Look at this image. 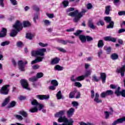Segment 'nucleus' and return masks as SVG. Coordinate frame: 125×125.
I'll return each instance as SVG.
<instances>
[{"instance_id":"obj_1","label":"nucleus","mask_w":125,"mask_h":125,"mask_svg":"<svg viewBox=\"0 0 125 125\" xmlns=\"http://www.w3.org/2000/svg\"><path fill=\"white\" fill-rule=\"evenodd\" d=\"M74 10H75V8H69L66 10V13L68 16L75 17V18L73 19V22L75 23H78L82 17L84 15L85 13L87 12V10L84 8H82L80 12H79V10H76L74 11Z\"/></svg>"},{"instance_id":"obj_2","label":"nucleus","mask_w":125,"mask_h":125,"mask_svg":"<svg viewBox=\"0 0 125 125\" xmlns=\"http://www.w3.org/2000/svg\"><path fill=\"white\" fill-rule=\"evenodd\" d=\"M65 112V110H61L55 114V117H56V118H59L58 120V123H64L62 124V125H73V124H74L73 119H71L68 120V119L66 118V116H63Z\"/></svg>"},{"instance_id":"obj_3","label":"nucleus","mask_w":125,"mask_h":125,"mask_svg":"<svg viewBox=\"0 0 125 125\" xmlns=\"http://www.w3.org/2000/svg\"><path fill=\"white\" fill-rule=\"evenodd\" d=\"M14 29H12L10 36L11 37H15L19 32H20L22 29V23L19 21H16L15 24L13 26Z\"/></svg>"},{"instance_id":"obj_4","label":"nucleus","mask_w":125,"mask_h":125,"mask_svg":"<svg viewBox=\"0 0 125 125\" xmlns=\"http://www.w3.org/2000/svg\"><path fill=\"white\" fill-rule=\"evenodd\" d=\"M45 51H46V49L45 48L39 49L38 50L31 51V55L32 56H34V57H37L38 55L43 56Z\"/></svg>"},{"instance_id":"obj_5","label":"nucleus","mask_w":125,"mask_h":125,"mask_svg":"<svg viewBox=\"0 0 125 125\" xmlns=\"http://www.w3.org/2000/svg\"><path fill=\"white\" fill-rule=\"evenodd\" d=\"M91 98L92 99L95 98L94 99V102L96 103H102V100L101 99H99V93H96L95 95L94 94V91L92 90L91 91Z\"/></svg>"},{"instance_id":"obj_6","label":"nucleus","mask_w":125,"mask_h":125,"mask_svg":"<svg viewBox=\"0 0 125 125\" xmlns=\"http://www.w3.org/2000/svg\"><path fill=\"white\" fill-rule=\"evenodd\" d=\"M104 21L106 23H109V24L106 26L107 29H113L114 28V21H112V18L110 17H105L104 18Z\"/></svg>"},{"instance_id":"obj_7","label":"nucleus","mask_w":125,"mask_h":125,"mask_svg":"<svg viewBox=\"0 0 125 125\" xmlns=\"http://www.w3.org/2000/svg\"><path fill=\"white\" fill-rule=\"evenodd\" d=\"M8 87H9V85H5L2 86L0 89V93L4 95H7L8 94V91H9Z\"/></svg>"},{"instance_id":"obj_8","label":"nucleus","mask_w":125,"mask_h":125,"mask_svg":"<svg viewBox=\"0 0 125 125\" xmlns=\"http://www.w3.org/2000/svg\"><path fill=\"white\" fill-rule=\"evenodd\" d=\"M20 83L23 88L27 89V90H31V88L29 87V84L28 83L27 80L25 79H21Z\"/></svg>"},{"instance_id":"obj_9","label":"nucleus","mask_w":125,"mask_h":125,"mask_svg":"<svg viewBox=\"0 0 125 125\" xmlns=\"http://www.w3.org/2000/svg\"><path fill=\"white\" fill-rule=\"evenodd\" d=\"M31 104L33 106H35V107H38V108H39V111H41L42 109L43 108V105L41 104H39L38 101L35 99H33L32 101H31Z\"/></svg>"},{"instance_id":"obj_10","label":"nucleus","mask_w":125,"mask_h":125,"mask_svg":"<svg viewBox=\"0 0 125 125\" xmlns=\"http://www.w3.org/2000/svg\"><path fill=\"white\" fill-rule=\"evenodd\" d=\"M116 72L118 74H121V77H125V65H123L122 67L118 68Z\"/></svg>"},{"instance_id":"obj_11","label":"nucleus","mask_w":125,"mask_h":125,"mask_svg":"<svg viewBox=\"0 0 125 125\" xmlns=\"http://www.w3.org/2000/svg\"><path fill=\"white\" fill-rule=\"evenodd\" d=\"M124 122H125V117L119 118L113 122L112 125H117L119 124H123Z\"/></svg>"},{"instance_id":"obj_12","label":"nucleus","mask_w":125,"mask_h":125,"mask_svg":"<svg viewBox=\"0 0 125 125\" xmlns=\"http://www.w3.org/2000/svg\"><path fill=\"white\" fill-rule=\"evenodd\" d=\"M18 65L20 71H22V72L25 71V64H24L23 61H19L18 62Z\"/></svg>"},{"instance_id":"obj_13","label":"nucleus","mask_w":125,"mask_h":125,"mask_svg":"<svg viewBox=\"0 0 125 125\" xmlns=\"http://www.w3.org/2000/svg\"><path fill=\"white\" fill-rule=\"evenodd\" d=\"M104 41L106 42H116L117 39L113 38L111 36H107L104 38Z\"/></svg>"},{"instance_id":"obj_14","label":"nucleus","mask_w":125,"mask_h":125,"mask_svg":"<svg viewBox=\"0 0 125 125\" xmlns=\"http://www.w3.org/2000/svg\"><path fill=\"white\" fill-rule=\"evenodd\" d=\"M74 112L75 108L71 107L67 111V115L68 117H72Z\"/></svg>"},{"instance_id":"obj_15","label":"nucleus","mask_w":125,"mask_h":125,"mask_svg":"<svg viewBox=\"0 0 125 125\" xmlns=\"http://www.w3.org/2000/svg\"><path fill=\"white\" fill-rule=\"evenodd\" d=\"M6 33H7L6 28H3L0 33V38H4L6 36Z\"/></svg>"},{"instance_id":"obj_16","label":"nucleus","mask_w":125,"mask_h":125,"mask_svg":"<svg viewBox=\"0 0 125 125\" xmlns=\"http://www.w3.org/2000/svg\"><path fill=\"white\" fill-rule=\"evenodd\" d=\"M100 76V79H101L103 83H105L106 82V74L105 73H101Z\"/></svg>"},{"instance_id":"obj_17","label":"nucleus","mask_w":125,"mask_h":125,"mask_svg":"<svg viewBox=\"0 0 125 125\" xmlns=\"http://www.w3.org/2000/svg\"><path fill=\"white\" fill-rule=\"evenodd\" d=\"M60 61V59L58 58H55L53 59L51 62V64L52 65H55V64H58Z\"/></svg>"},{"instance_id":"obj_18","label":"nucleus","mask_w":125,"mask_h":125,"mask_svg":"<svg viewBox=\"0 0 125 125\" xmlns=\"http://www.w3.org/2000/svg\"><path fill=\"white\" fill-rule=\"evenodd\" d=\"M42 59H43V57H39L35 59V60L32 61L31 64H36V63H38V62H42Z\"/></svg>"},{"instance_id":"obj_19","label":"nucleus","mask_w":125,"mask_h":125,"mask_svg":"<svg viewBox=\"0 0 125 125\" xmlns=\"http://www.w3.org/2000/svg\"><path fill=\"white\" fill-rule=\"evenodd\" d=\"M110 11H111V6L108 5L106 6L105 7L104 13L106 15H109L110 14Z\"/></svg>"},{"instance_id":"obj_20","label":"nucleus","mask_w":125,"mask_h":125,"mask_svg":"<svg viewBox=\"0 0 125 125\" xmlns=\"http://www.w3.org/2000/svg\"><path fill=\"white\" fill-rule=\"evenodd\" d=\"M36 97L40 99V100H44V99H47V96L43 95H37Z\"/></svg>"},{"instance_id":"obj_21","label":"nucleus","mask_w":125,"mask_h":125,"mask_svg":"<svg viewBox=\"0 0 125 125\" xmlns=\"http://www.w3.org/2000/svg\"><path fill=\"white\" fill-rule=\"evenodd\" d=\"M56 97L58 100H60L63 98V95H62V92L61 91H59L56 94Z\"/></svg>"},{"instance_id":"obj_22","label":"nucleus","mask_w":125,"mask_h":125,"mask_svg":"<svg viewBox=\"0 0 125 125\" xmlns=\"http://www.w3.org/2000/svg\"><path fill=\"white\" fill-rule=\"evenodd\" d=\"M64 67H63V66L57 64L55 65L54 70H55V71H62Z\"/></svg>"},{"instance_id":"obj_23","label":"nucleus","mask_w":125,"mask_h":125,"mask_svg":"<svg viewBox=\"0 0 125 125\" xmlns=\"http://www.w3.org/2000/svg\"><path fill=\"white\" fill-rule=\"evenodd\" d=\"M39 107H37V106H34V107H31L30 109H29V112L30 113H37V112H38V111H39Z\"/></svg>"},{"instance_id":"obj_24","label":"nucleus","mask_w":125,"mask_h":125,"mask_svg":"<svg viewBox=\"0 0 125 125\" xmlns=\"http://www.w3.org/2000/svg\"><path fill=\"white\" fill-rule=\"evenodd\" d=\"M103 46H104V42H103V40H99L98 42V47H99V48H102Z\"/></svg>"},{"instance_id":"obj_25","label":"nucleus","mask_w":125,"mask_h":125,"mask_svg":"<svg viewBox=\"0 0 125 125\" xmlns=\"http://www.w3.org/2000/svg\"><path fill=\"white\" fill-rule=\"evenodd\" d=\"M121 90V87L118 86L117 88L115 90V91L114 92L115 94L117 95V96H121V92L122 91H120Z\"/></svg>"},{"instance_id":"obj_26","label":"nucleus","mask_w":125,"mask_h":125,"mask_svg":"<svg viewBox=\"0 0 125 125\" xmlns=\"http://www.w3.org/2000/svg\"><path fill=\"white\" fill-rule=\"evenodd\" d=\"M88 25L89 28H90L91 29H94L96 28L95 25H94V23H93V22H92V21H88Z\"/></svg>"},{"instance_id":"obj_27","label":"nucleus","mask_w":125,"mask_h":125,"mask_svg":"<svg viewBox=\"0 0 125 125\" xmlns=\"http://www.w3.org/2000/svg\"><path fill=\"white\" fill-rule=\"evenodd\" d=\"M79 39L82 42H86V36L80 35L79 36Z\"/></svg>"},{"instance_id":"obj_28","label":"nucleus","mask_w":125,"mask_h":125,"mask_svg":"<svg viewBox=\"0 0 125 125\" xmlns=\"http://www.w3.org/2000/svg\"><path fill=\"white\" fill-rule=\"evenodd\" d=\"M9 97L6 98L4 101V102L2 104V107H4V106H6L8 103L9 102Z\"/></svg>"},{"instance_id":"obj_29","label":"nucleus","mask_w":125,"mask_h":125,"mask_svg":"<svg viewBox=\"0 0 125 125\" xmlns=\"http://www.w3.org/2000/svg\"><path fill=\"white\" fill-rule=\"evenodd\" d=\"M91 73H92V70H86L84 77L85 78H87L88 76H90V75H91Z\"/></svg>"},{"instance_id":"obj_30","label":"nucleus","mask_w":125,"mask_h":125,"mask_svg":"<svg viewBox=\"0 0 125 125\" xmlns=\"http://www.w3.org/2000/svg\"><path fill=\"white\" fill-rule=\"evenodd\" d=\"M33 37H35V34H32L31 33H27L26 34V39H28L29 40H32Z\"/></svg>"},{"instance_id":"obj_31","label":"nucleus","mask_w":125,"mask_h":125,"mask_svg":"<svg viewBox=\"0 0 125 125\" xmlns=\"http://www.w3.org/2000/svg\"><path fill=\"white\" fill-rule=\"evenodd\" d=\"M77 92V90H74L73 91L69 93V98H74L75 97V94Z\"/></svg>"},{"instance_id":"obj_32","label":"nucleus","mask_w":125,"mask_h":125,"mask_svg":"<svg viewBox=\"0 0 125 125\" xmlns=\"http://www.w3.org/2000/svg\"><path fill=\"white\" fill-rule=\"evenodd\" d=\"M111 58L112 60H117L119 58V55L117 54L113 53L111 55Z\"/></svg>"},{"instance_id":"obj_33","label":"nucleus","mask_w":125,"mask_h":125,"mask_svg":"<svg viewBox=\"0 0 125 125\" xmlns=\"http://www.w3.org/2000/svg\"><path fill=\"white\" fill-rule=\"evenodd\" d=\"M120 0H113V3L115 6H117V7H119V6H120Z\"/></svg>"},{"instance_id":"obj_34","label":"nucleus","mask_w":125,"mask_h":125,"mask_svg":"<svg viewBox=\"0 0 125 125\" xmlns=\"http://www.w3.org/2000/svg\"><path fill=\"white\" fill-rule=\"evenodd\" d=\"M85 78L84 75L80 76L76 78V81L78 82H81V81H83Z\"/></svg>"},{"instance_id":"obj_35","label":"nucleus","mask_w":125,"mask_h":125,"mask_svg":"<svg viewBox=\"0 0 125 125\" xmlns=\"http://www.w3.org/2000/svg\"><path fill=\"white\" fill-rule=\"evenodd\" d=\"M23 25L24 27H30V26H31V23L30 22L25 21L23 22Z\"/></svg>"},{"instance_id":"obj_36","label":"nucleus","mask_w":125,"mask_h":125,"mask_svg":"<svg viewBox=\"0 0 125 125\" xmlns=\"http://www.w3.org/2000/svg\"><path fill=\"white\" fill-rule=\"evenodd\" d=\"M72 105L75 108V109H78V106H79V103L76 101L72 102L71 103Z\"/></svg>"},{"instance_id":"obj_37","label":"nucleus","mask_w":125,"mask_h":125,"mask_svg":"<svg viewBox=\"0 0 125 125\" xmlns=\"http://www.w3.org/2000/svg\"><path fill=\"white\" fill-rule=\"evenodd\" d=\"M51 83L52 85H54L55 86H58V82L56 80H52L51 81Z\"/></svg>"},{"instance_id":"obj_38","label":"nucleus","mask_w":125,"mask_h":125,"mask_svg":"<svg viewBox=\"0 0 125 125\" xmlns=\"http://www.w3.org/2000/svg\"><path fill=\"white\" fill-rule=\"evenodd\" d=\"M104 50H106L107 54H109V53H110V52H111V47H108L106 46H104Z\"/></svg>"},{"instance_id":"obj_39","label":"nucleus","mask_w":125,"mask_h":125,"mask_svg":"<svg viewBox=\"0 0 125 125\" xmlns=\"http://www.w3.org/2000/svg\"><path fill=\"white\" fill-rule=\"evenodd\" d=\"M105 92L107 96L109 95H113V94H114V91H113L112 90H108L105 91Z\"/></svg>"},{"instance_id":"obj_40","label":"nucleus","mask_w":125,"mask_h":125,"mask_svg":"<svg viewBox=\"0 0 125 125\" xmlns=\"http://www.w3.org/2000/svg\"><path fill=\"white\" fill-rule=\"evenodd\" d=\"M15 105H16V102L13 101L11 102L8 108H13V107H15Z\"/></svg>"},{"instance_id":"obj_41","label":"nucleus","mask_w":125,"mask_h":125,"mask_svg":"<svg viewBox=\"0 0 125 125\" xmlns=\"http://www.w3.org/2000/svg\"><path fill=\"white\" fill-rule=\"evenodd\" d=\"M63 7H67L69 5V1L68 0H64L62 2Z\"/></svg>"},{"instance_id":"obj_42","label":"nucleus","mask_w":125,"mask_h":125,"mask_svg":"<svg viewBox=\"0 0 125 125\" xmlns=\"http://www.w3.org/2000/svg\"><path fill=\"white\" fill-rule=\"evenodd\" d=\"M43 77V73L42 72H39L37 74L36 78L37 79H41V78H42Z\"/></svg>"},{"instance_id":"obj_43","label":"nucleus","mask_w":125,"mask_h":125,"mask_svg":"<svg viewBox=\"0 0 125 125\" xmlns=\"http://www.w3.org/2000/svg\"><path fill=\"white\" fill-rule=\"evenodd\" d=\"M79 125H94L93 123L88 122L87 123H85L84 122H80L79 123Z\"/></svg>"},{"instance_id":"obj_44","label":"nucleus","mask_w":125,"mask_h":125,"mask_svg":"<svg viewBox=\"0 0 125 125\" xmlns=\"http://www.w3.org/2000/svg\"><path fill=\"white\" fill-rule=\"evenodd\" d=\"M106 96H107L106 91L103 92L100 94V97H101V98H106Z\"/></svg>"},{"instance_id":"obj_45","label":"nucleus","mask_w":125,"mask_h":125,"mask_svg":"<svg viewBox=\"0 0 125 125\" xmlns=\"http://www.w3.org/2000/svg\"><path fill=\"white\" fill-rule=\"evenodd\" d=\"M104 113L105 119H108L110 117V115H111V112H108V111H104Z\"/></svg>"},{"instance_id":"obj_46","label":"nucleus","mask_w":125,"mask_h":125,"mask_svg":"<svg viewBox=\"0 0 125 125\" xmlns=\"http://www.w3.org/2000/svg\"><path fill=\"white\" fill-rule=\"evenodd\" d=\"M20 114L23 116V117H26L28 116V114L27 112L24 111H21L20 112Z\"/></svg>"},{"instance_id":"obj_47","label":"nucleus","mask_w":125,"mask_h":125,"mask_svg":"<svg viewBox=\"0 0 125 125\" xmlns=\"http://www.w3.org/2000/svg\"><path fill=\"white\" fill-rule=\"evenodd\" d=\"M29 81L34 83V82H36V81H38V78L37 77H32L29 79Z\"/></svg>"},{"instance_id":"obj_48","label":"nucleus","mask_w":125,"mask_h":125,"mask_svg":"<svg viewBox=\"0 0 125 125\" xmlns=\"http://www.w3.org/2000/svg\"><path fill=\"white\" fill-rule=\"evenodd\" d=\"M9 44V41H5L1 43L0 45L1 46H5V45H8Z\"/></svg>"},{"instance_id":"obj_49","label":"nucleus","mask_w":125,"mask_h":125,"mask_svg":"<svg viewBox=\"0 0 125 125\" xmlns=\"http://www.w3.org/2000/svg\"><path fill=\"white\" fill-rule=\"evenodd\" d=\"M58 42H60V43H62V44H67V40L64 41V40H60L58 41Z\"/></svg>"},{"instance_id":"obj_50","label":"nucleus","mask_w":125,"mask_h":125,"mask_svg":"<svg viewBox=\"0 0 125 125\" xmlns=\"http://www.w3.org/2000/svg\"><path fill=\"white\" fill-rule=\"evenodd\" d=\"M86 40H87V42H92V41H93V38L89 36H86Z\"/></svg>"},{"instance_id":"obj_51","label":"nucleus","mask_w":125,"mask_h":125,"mask_svg":"<svg viewBox=\"0 0 125 125\" xmlns=\"http://www.w3.org/2000/svg\"><path fill=\"white\" fill-rule=\"evenodd\" d=\"M92 81H94V82H99V79H98V77H97L96 75H94L93 76Z\"/></svg>"},{"instance_id":"obj_52","label":"nucleus","mask_w":125,"mask_h":125,"mask_svg":"<svg viewBox=\"0 0 125 125\" xmlns=\"http://www.w3.org/2000/svg\"><path fill=\"white\" fill-rule=\"evenodd\" d=\"M104 24H105V23L104 22V21H103L102 20H100L99 22H97V25L98 26H99L100 24L102 26H103V25H104Z\"/></svg>"},{"instance_id":"obj_53","label":"nucleus","mask_w":125,"mask_h":125,"mask_svg":"<svg viewBox=\"0 0 125 125\" xmlns=\"http://www.w3.org/2000/svg\"><path fill=\"white\" fill-rule=\"evenodd\" d=\"M118 85H114V84H110V88H111L112 89H116L118 88Z\"/></svg>"},{"instance_id":"obj_54","label":"nucleus","mask_w":125,"mask_h":125,"mask_svg":"<svg viewBox=\"0 0 125 125\" xmlns=\"http://www.w3.org/2000/svg\"><path fill=\"white\" fill-rule=\"evenodd\" d=\"M74 85L75 86H78V87H82V84L80 82H75L74 83Z\"/></svg>"},{"instance_id":"obj_55","label":"nucleus","mask_w":125,"mask_h":125,"mask_svg":"<svg viewBox=\"0 0 125 125\" xmlns=\"http://www.w3.org/2000/svg\"><path fill=\"white\" fill-rule=\"evenodd\" d=\"M76 94H77V96L75 97V98H76L77 99L81 97V93L80 92H78L77 90H76Z\"/></svg>"},{"instance_id":"obj_56","label":"nucleus","mask_w":125,"mask_h":125,"mask_svg":"<svg viewBox=\"0 0 125 125\" xmlns=\"http://www.w3.org/2000/svg\"><path fill=\"white\" fill-rule=\"evenodd\" d=\"M118 15L119 16H123L125 15V11H121L118 12Z\"/></svg>"},{"instance_id":"obj_57","label":"nucleus","mask_w":125,"mask_h":125,"mask_svg":"<svg viewBox=\"0 0 125 125\" xmlns=\"http://www.w3.org/2000/svg\"><path fill=\"white\" fill-rule=\"evenodd\" d=\"M18 99L20 100V101H22V100H25L26 99V97L23 96H20L18 97Z\"/></svg>"},{"instance_id":"obj_58","label":"nucleus","mask_w":125,"mask_h":125,"mask_svg":"<svg viewBox=\"0 0 125 125\" xmlns=\"http://www.w3.org/2000/svg\"><path fill=\"white\" fill-rule=\"evenodd\" d=\"M49 89L50 90H55V89H56V86H54L53 85L50 86L49 87Z\"/></svg>"},{"instance_id":"obj_59","label":"nucleus","mask_w":125,"mask_h":125,"mask_svg":"<svg viewBox=\"0 0 125 125\" xmlns=\"http://www.w3.org/2000/svg\"><path fill=\"white\" fill-rule=\"evenodd\" d=\"M47 16L50 19H52V18H54V14H47Z\"/></svg>"},{"instance_id":"obj_60","label":"nucleus","mask_w":125,"mask_h":125,"mask_svg":"<svg viewBox=\"0 0 125 125\" xmlns=\"http://www.w3.org/2000/svg\"><path fill=\"white\" fill-rule=\"evenodd\" d=\"M57 49L61 51V52H63V53H65V52H66V50L64 49V48H63L59 47L57 48Z\"/></svg>"},{"instance_id":"obj_61","label":"nucleus","mask_w":125,"mask_h":125,"mask_svg":"<svg viewBox=\"0 0 125 125\" xmlns=\"http://www.w3.org/2000/svg\"><path fill=\"white\" fill-rule=\"evenodd\" d=\"M82 30H78L76 31V32L74 33V35H75V36H78L81 34V33H82Z\"/></svg>"},{"instance_id":"obj_62","label":"nucleus","mask_w":125,"mask_h":125,"mask_svg":"<svg viewBox=\"0 0 125 125\" xmlns=\"http://www.w3.org/2000/svg\"><path fill=\"white\" fill-rule=\"evenodd\" d=\"M33 8L34 10H35V11H39L40 10V8L38 7V6L34 5L33 6Z\"/></svg>"},{"instance_id":"obj_63","label":"nucleus","mask_w":125,"mask_h":125,"mask_svg":"<svg viewBox=\"0 0 125 125\" xmlns=\"http://www.w3.org/2000/svg\"><path fill=\"white\" fill-rule=\"evenodd\" d=\"M86 7L88 9H91L92 8V5L91 3H88L87 4Z\"/></svg>"},{"instance_id":"obj_64","label":"nucleus","mask_w":125,"mask_h":125,"mask_svg":"<svg viewBox=\"0 0 125 125\" xmlns=\"http://www.w3.org/2000/svg\"><path fill=\"white\" fill-rule=\"evenodd\" d=\"M121 95H122L123 97H125V90H123L121 92Z\"/></svg>"}]
</instances>
